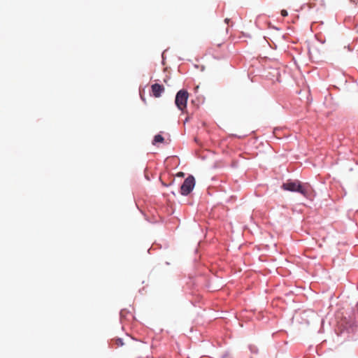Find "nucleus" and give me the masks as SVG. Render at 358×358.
<instances>
[{
    "instance_id": "nucleus-17",
    "label": "nucleus",
    "mask_w": 358,
    "mask_h": 358,
    "mask_svg": "<svg viewBox=\"0 0 358 358\" xmlns=\"http://www.w3.org/2000/svg\"><path fill=\"white\" fill-rule=\"evenodd\" d=\"M250 358H252V357H250Z\"/></svg>"
},
{
    "instance_id": "nucleus-9",
    "label": "nucleus",
    "mask_w": 358,
    "mask_h": 358,
    "mask_svg": "<svg viewBox=\"0 0 358 358\" xmlns=\"http://www.w3.org/2000/svg\"><path fill=\"white\" fill-rule=\"evenodd\" d=\"M281 15H282V17H286V16H287V15H288V12H287V10H285V9H282V10H281Z\"/></svg>"
},
{
    "instance_id": "nucleus-1",
    "label": "nucleus",
    "mask_w": 358,
    "mask_h": 358,
    "mask_svg": "<svg viewBox=\"0 0 358 358\" xmlns=\"http://www.w3.org/2000/svg\"><path fill=\"white\" fill-rule=\"evenodd\" d=\"M281 189L291 192L299 193L308 199L311 196V185L308 182L303 183L299 180H287L281 185Z\"/></svg>"
},
{
    "instance_id": "nucleus-16",
    "label": "nucleus",
    "mask_w": 358,
    "mask_h": 358,
    "mask_svg": "<svg viewBox=\"0 0 358 358\" xmlns=\"http://www.w3.org/2000/svg\"><path fill=\"white\" fill-rule=\"evenodd\" d=\"M157 248H158V250H159V248H161V246L159 245V244H158Z\"/></svg>"
},
{
    "instance_id": "nucleus-15",
    "label": "nucleus",
    "mask_w": 358,
    "mask_h": 358,
    "mask_svg": "<svg viewBox=\"0 0 358 358\" xmlns=\"http://www.w3.org/2000/svg\"><path fill=\"white\" fill-rule=\"evenodd\" d=\"M224 21H225V22H226V23H228V22H229V19L226 18V19L224 20Z\"/></svg>"
},
{
    "instance_id": "nucleus-4",
    "label": "nucleus",
    "mask_w": 358,
    "mask_h": 358,
    "mask_svg": "<svg viewBox=\"0 0 358 358\" xmlns=\"http://www.w3.org/2000/svg\"><path fill=\"white\" fill-rule=\"evenodd\" d=\"M171 141V135L169 133L161 131L158 134V144L168 145Z\"/></svg>"
},
{
    "instance_id": "nucleus-6",
    "label": "nucleus",
    "mask_w": 358,
    "mask_h": 358,
    "mask_svg": "<svg viewBox=\"0 0 358 358\" xmlns=\"http://www.w3.org/2000/svg\"><path fill=\"white\" fill-rule=\"evenodd\" d=\"M248 348H249L250 351L252 354H257L259 352L257 347L254 345H250Z\"/></svg>"
},
{
    "instance_id": "nucleus-14",
    "label": "nucleus",
    "mask_w": 358,
    "mask_h": 358,
    "mask_svg": "<svg viewBox=\"0 0 358 358\" xmlns=\"http://www.w3.org/2000/svg\"><path fill=\"white\" fill-rule=\"evenodd\" d=\"M351 1L355 4L358 3V0H351Z\"/></svg>"
},
{
    "instance_id": "nucleus-2",
    "label": "nucleus",
    "mask_w": 358,
    "mask_h": 358,
    "mask_svg": "<svg viewBox=\"0 0 358 358\" xmlns=\"http://www.w3.org/2000/svg\"><path fill=\"white\" fill-rule=\"evenodd\" d=\"M196 184L195 178L189 175L182 182L180 188V193L182 196L189 195L194 189Z\"/></svg>"
},
{
    "instance_id": "nucleus-7",
    "label": "nucleus",
    "mask_w": 358,
    "mask_h": 358,
    "mask_svg": "<svg viewBox=\"0 0 358 358\" xmlns=\"http://www.w3.org/2000/svg\"><path fill=\"white\" fill-rule=\"evenodd\" d=\"M164 92V87L162 85L158 83V97Z\"/></svg>"
},
{
    "instance_id": "nucleus-13",
    "label": "nucleus",
    "mask_w": 358,
    "mask_h": 358,
    "mask_svg": "<svg viewBox=\"0 0 358 358\" xmlns=\"http://www.w3.org/2000/svg\"><path fill=\"white\" fill-rule=\"evenodd\" d=\"M152 143L153 144H155L157 143V135L154 136Z\"/></svg>"
},
{
    "instance_id": "nucleus-5",
    "label": "nucleus",
    "mask_w": 358,
    "mask_h": 358,
    "mask_svg": "<svg viewBox=\"0 0 358 358\" xmlns=\"http://www.w3.org/2000/svg\"><path fill=\"white\" fill-rule=\"evenodd\" d=\"M158 181H159L164 187H169L170 185H171L173 183L174 179L171 178V180L169 182H165L162 178V177L160 176H158Z\"/></svg>"
},
{
    "instance_id": "nucleus-11",
    "label": "nucleus",
    "mask_w": 358,
    "mask_h": 358,
    "mask_svg": "<svg viewBox=\"0 0 358 358\" xmlns=\"http://www.w3.org/2000/svg\"><path fill=\"white\" fill-rule=\"evenodd\" d=\"M229 356V352H224L222 356H221V358H226Z\"/></svg>"
},
{
    "instance_id": "nucleus-8",
    "label": "nucleus",
    "mask_w": 358,
    "mask_h": 358,
    "mask_svg": "<svg viewBox=\"0 0 358 358\" xmlns=\"http://www.w3.org/2000/svg\"><path fill=\"white\" fill-rule=\"evenodd\" d=\"M152 96L157 97V83L152 85Z\"/></svg>"
},
{
    "instance_id": "nucleus-12",
    "label": "nucleus",
    "mask_w": 358,
    "mask_h": 358,
    "mask_svg": "<svg viewBox=\"0 0 358 358\" xmlns=\"http://www.w3.org/2000/svg\"><path fill=\"white\" fill-rule=\"evenodd\" d=\"M164 52H162V64H164Z\"/></svg>"
},
{
    "instance_id": "nucleus-3",
    "label": "nucleus",
    "mask_w": 358,
    "mask_h": 358,
    "mask_svg": "<svg viewBox=\"0 0 358 358\" xmlns=\"http://www.w3.org/2000/svg\"><path fill=\"white\" fill-rule=\"evenodd\" d=\"M189 97V93L186 90H180L176 94L175 104L177 108L183 111L187 108V103Z\"/></svg>"
},
{
    "instance_id": "nucleus-10",
    "label": "nucleus",
    "mask_w": 358,
    "mask_h": 358,
    "mask_svg": "<svg viewBox=\"0 0 358 358\" xmlns=\"http://www.w3.org/2000/svg\"><path fill=\"white\" fill-rule=\"evenodd\" d=\"M117 345L119 346H122L124 345L123 341L121 338H118L116 340Z\"/></svg>"
}]
</instances>
